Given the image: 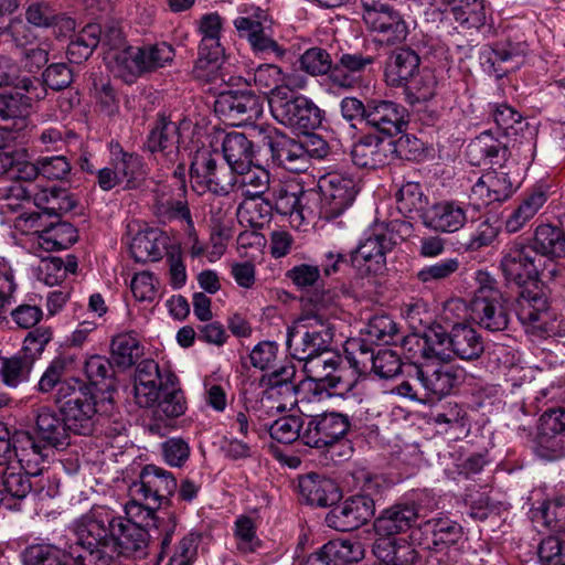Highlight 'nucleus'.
Segmentation results:
<instances>
[{"label":"nucleus","mask_w":565,"mask_h":565,"mask_svg":"<svg viewBox=\"0 0 565 565\" xmlns=\"http://www.w3.org/2000/svg\"><path fill=\"white\" fill-rule=\"evenodd\" d=\"M467 156L472 166L498 167L500 171L483 174L473 185L472 191L486 204L502 202L509 199L515 190L514 182L508 172L503 171L504 163L511 157L507 141L495 138L491 131H483L470 141Z\"/></svg>","instance_id":"1"},{"label":"nucleus","mask_w":565,"mask_h":565,"mask_svg":"<svg viewBox=\"0 0 565 565\" xmlns=\"http://www.w3.org/2000/svg\"><path fill=\"white\" fill-rule=\"evenodd\" d=\"M423 355L449 362L454 356L461 360H476L483 350V341L478 331L468 323H455L450 331L441 324H431L424 331Z\"/></svg>","instance_id":"2"},{"label":"nucleus","mask_w":565,"mask_h":565,"mask_svg":"<svg viewBox=\"0 0 565 565\" xmlns=\"http://www.w3.org/2000/svg\"><path fill=\"white\" fill-rule=\"evenodd\" d=\"M115 518L104 507H93L77 519L74 532L76 548H73V565H106L103 547L111 544V526Z\"/></svg>","instance_id":"3"},{"label":"nucleus","mask_w":565,"mask_h":565,"mask_svg":"<svg viewBox=\"0 0 565 565\" xmlns=\"http://www.w3.org/2000/svg\"><path fill=\"white\" fill-rule=\"evenodd\" d=\"M312 301L317 310L300 316L291 327H288L286 338L289 354L305 363L330 350L334 337L333 327L320 312L319 300Z\"/></svg>","instance_id":"4"},{"label":"nucleus","mask_w":565,"mask_h":565,"mask_svg":"<svg viewBox=\"0 0 565 565\" xmlns=\"http://www.w3.org/2000/svg\"><path fill=\"white\" fill-rule=\"evenodd\" d=\"M82 372L89 386L73 387V434L87 436L93 433L96 414L95 396L90 386H97L111 377V362L102 355H92L83 362Z\"/></svg>","instance_id":"5"},{"label":"nucleus","mask_w":565,"mask_h":565,"mask_svg":"<svg viewBox=\"0 0 565 565\" xmlns=\"http://www.w3.org/2000/svg\"><path fill=\"white\" fill-rule=\"evenodd\" d=\"M273 117L299 134H308L322 122V110L308 97L290 88H281L268 98Z\"/></svg>","instance_id":"6"},{"label":"nucleus","mask_w":565,"mask_h":565,"mask_svg":"<svg viewBox=\"0 0 565 565\" xmlns=\"http://www.w3.org/2000/svg\"><path fill=\"white\" fill-rule=\"evenodd\" d=\"M252 134L257 139L259 147L268 149L273 162L277 166L296 173L308 169V149L301 141L265 125L254 126Z\"/></svg>","instance_id":"7"},{"label":"nucleus","mask_w":565,"mask_h":565,"mask_svg":"<svg viewBox=\"0 0 565 565\" xmlns=\"http://www.w3.org/2000/svg\"><path fill=\"white\" fill-rule=\"evenodd\" d=\"M469 309L470 318L488 331H503L509 326V299L492 285H482L476 290Z\"/></svg>","instance_id":"8"},{"label":"nucleus","mask_w":565,"mask_h":565,"mask_svg":"<svg viewBox=\"0 0 565 565\" xmlns=\"http://www.w3.org/2000/svg\"><path fill=\"white\" fill-rule=\"evenodd\" d=\"M342 364L341 355L328 350L306 361L303 370L307 379L316 384V391H332V394L343 396L354 388L356 381L344 379L348 370Z\"/></svg>","instance_id":"9"},{"label":"nucleus","mask_w":565,"mask_h":565,"mask_svg":"<svg viewBox=\"0 0 565 565\" xmlns=\"http://www.w3.org/2000/svg\"><path fill=\"white\" fill-rule=\"evenodd\" d=\"M351 427L348 415L324 412L309 416L302 430V444L311 448L330 450L341 441Z\"/></svg>","instance_id":"10"},{"label":"nucleus","mask_w":565,"mask_h":565,"mask_svg":"<svg viewBox=\"0 0 565 565\" xmlns=\"http://www.w3.org/2000/svg\"><path fill=\"white\" fill-rule=\"evenodd\" d=\"M321 192L320 215L326 220L340 216L355 200L359 182L351 175L328 173L318 183Z\"/></svg>","instance_id":"11"},{"label":"nucleus","mask_w":565,"mask_h":565,"mask_svg":"<svg viewBox=\"0 0 565 565\" xmlns=\"http://www.w3.org/2000/svg\"><path fill=\"white\" fill-rule=\"evenodd\" d=\"M500 267L508 284L519 288L537 284L541 269V258L533 255L525 243H513L503 252Z\"/></svg>","instance_id":"12"},{"label":"nucleus","mask_w":565,"mask_h":565,"mask_svg":"<svg viewBox=\"0 0 565 565\" xmlns=\"http://www.w3.org/2000/svg\"><path fill=\"white\" fill-rule=\"evenodd\" d=\"M190 175L217 195H226L236 183V173L226 164L218 166L210 151H198L190 167Z\"/></svg>","instance_id":"13"},{"label":"nucleus","mask_w":565,"mask_h":565,"mask_svg":"<svg viewBox=\"0 0 565 565\" xmlns=\"http://www.w3.org/2000/svg\"><path fill=\"white\" fill-rule=\"evenodd\" d=\"M394 245L392 234L373 233L350 253L351 267L360 275L382 273L386 264L385 255Z\"/></svg>","instance_id":"14"},{"label":"nucleus","mask_w":565,"mask_h":565,"mask_svg":"<svg viewBox=\"0 0 565 565\" xmlns=\"http://www.w3.org/2000/svg\"><path fill=\"white\" fill-rule=\"evenodd\" d=\"M419 545L435 553H452L458 556V543L462 540V527L447 518L431 519L419 525Z\"/></svg>","instance_id":"15"},{"label":"nucleus","mask_w":565,"mask_h":565,"mask_svg":"<svg viewBox=\"0 0 565 565\" xmlns=\"http://www.w3.org/2000/svg\"><path fill=\"white\" fill-rule=\"evenodd\" d=\"M215 111L233 125L254 120L263 114L260 98L250 90H228L218 95Z\"/></svg>","instance_id":"16"},{"label":"nucleus","mask_w":565,"mask_h":565,"mask_svg":"<svg viewBox=\"0 0 565 565\" xmlns=\"http://www.w3.org/2000/svg\"><path fill=\"white\" fill-rule=\"evenodd\" d=\"M375 512L374 500L369 495H353L331 509L326 523L337 531L349 532L364 525Z\"/></svg>","instance_id":"17"},{"label":"nucleus","mask_w":565,"mask_h":565,"mask_svg":"<svg viewBox=\"0 0 565 565\" xmlns=\"http://www.w3.org/2000/svg\"><path fill=\"white\" fill-rule=\"evenodd\" d=\"M408 122L407 109L393 100L372 98L367 100L365 125L384 137L404 131Z\"/></svg>","instance_id":"18"},{"label":"nucleus","mask_w":565,"mask_h":565,"mask_svg":"<svg viewBox=\"0 0 565 565\" xmlns=\"http://www.w3.org/2000/svg\"><path fill=\"white\" fill-rule=\"evenodd\" d=\"M177 487V480L171 472L154 465H147L140 472L139 481L130 486V493L134 497L141 495L145 500H152L158 508L163 501L169 500Z\"/></svg>","instance_id":"19"},{"label":"nucleus","mask_w":565,"mask_h":565,"mask_svg":"<svg viewBox=\"0 0 565 565\" xmlns=\"http://www.w3.org/2000/svg\"><path fill=\"white\" fill-rule=\"evenodd\" d=\"M525 54V43L505 40L487 45L481 53V60L489 74L502 78L523 64Z\"/></svg>","instance_id":"20"},{"label":"nucleus","mask_w":565,"mask_h":565,"mask_svg":"<svg viewBox=\"0 0 565 565\" xmlns=\"http://www.w3.org/2000/svg\"><path fill=\"white\" fill-rule=\"evenodd\" d=\"M170 371L161 372L152 359L142 360L137 364L134 375V396L140 407H152L160 397Z\"/></svg>","instance_id":"21"},{"label":"nucleus","mask_w":565,"mask_h":565,"mask_svg":"<svg viewBox=\"0 0 565 565\" xmlns=\"http://www.w3.org/2000/svg\"><path fill=\"white\" fill-rule=\"evenodd\" d=\"M419 518V505L415 502H397L384 509L374 520L375 535L403 534L414 527Z\"/></svg>","instance_id":"22"},{"label":"nucleus","mask_w":565,"mask_h":565,"mask_svg":"<svg viewBox=\"0 0 565 565\" xmlns=\"http://www.w3.org/2000/svg\"><path fill=\"white\" fill-rule=\"evenodd\" d=\"M548 309V297L539 284L520 288L515 297L514 310L522 324L541 328L540 323H545Z\"/></svg>","instance_id":"23"},{"label":"nucleus","mask_w":565,"mask_h":565,"mask_svg":"<svg viewBox=\"0 0 565 565\" xmlns=\"http://www.w3.org/2000/svg\"><path fill=\"white\" fill-rule=\"evenodd\" d=\"M423 224L436 232L455 233L467 222L462 203L457 201H440L428 206L422 214Z\"/></svg>","instance_id":"24"},{"label":"nucleus","mask_w":565,"mask_h":565,"mask_svg":"<svg viewBox=\"0 0 565 565\" xmlns=\"http://www.w3.org/2000/svg\"><path fill=\"white\" fill-rule=\"evenodd\" d=\"M68 363L70 360L65 356L54 358L38 383V391L41 393H50L57 387L54 403L63 414L71 409V383L66 377Z\"/></svg>","instance_id":"25"},{"label":"nucleus","mask_w":565,"mask_h":565,"mask_svg":"<svg viewBox=\"0 0 565 565\" xmlns=\"http://www.w3.org/2000/svg\"><path fill=\"white\" fill-rule=\"evenodd\" d=\"M70 411L66 414L58 411L61 417L47 407L36 411V433L44 445H50L57 450H65L71 445L70 426L67 424Z\"/></svg>","instance_id":"26"},{"label":"nucleus","mask_w":565,"mask_h":565,"mask_svg":"<svg viewBox=\"0 0 565 565\" xmlns=\"http://www.w3.org/2000/svg\"><path fill=\"white\" fill-rule=\"evenodd\" d=\"M111 531V544L118 548L119 554L138 557L146 555L145 548L149 534L136 521L117 518L113 523Z\"/></svg>","instance_id":"27"},{"label":"nucleus","mask_w":565,"mask_h":565,"mask_svg":"<svg viewBox=\"0 0 565 565\" xmlns=\"http://www.w3.org/2000/svg\"><path fill=\"white\" fill-rule=\"evenodd\" d=\"M364 550L360 542L332 540L312 553L305 565H349L361 561Z\"/></svg>","instance_id":"28"},{"label":"nucleus","mask_w":565,"mask_h":565,"mask_svg":"<svg viewBox=\"0 0 565 565\" xmlns=\"http://www.w3.org/2000/svg\"><path fill=\"white\" fill-rule=\"evenodd\" d=\"M526 246L536 257L556 260L565 257V227L547 223L537 225Z\"/></svg>","instance_id":"29"},{"label":"nucleus","mask_w":565,"mask_h":565,"mask_svg":"<svg viewBox=\"0 0 565 565\" xmlns=\"http://www.w3.org/2000/svg\"><path fill=\"white\" fill-rule=\"evenodd\" d=\"M372 552L386 565H416L419 562V555L414 546L398 535H376Z\"/></svg>","instance_id":"30"},{"label":"nucleus","mask_w":565,"mask_h":565,"mask_svg":"<svg viewBox=\"0 0 565 565\" xmlns=\"http://www.w3.org/2000/svg\"><path fill=\"white\" fill-rule=\"evenodd\" d=\"M298 488L301 497L310 505L324 508L333 505L341 499L338 484L330 478L316 472L301 476Z\"/></svg>","instance_id":"31"},{"label":"nucleus","mask_w":565,"mask_h":565,"mask_svg":"<svg viewBox=\"0 0 565 565\" xmlns=\"http://www.w3.org/2000/svg\"><path fill=\"white\" fill-rule=\"evenodd\" d=\"M417 377L428 392L445 396L463 381L465 375L462 370L444 363L417 369Z\"/></svg>","instance_id":"32"},{"label":"nucleus","mask_w":565,"mask_h":565,"mask_svg":"<svg viewBox=\"0 0 565 565\" xmlns=\"http://www.w3.org/2000/svg\"><path fill=\"white\" fill-rule=\"evenodd\" d=\"M419 54L408 46L392 51L385 64V79L392 87H402L420 70Z\"/></svg>","instance_id":"33"},{"label":"nucleus","mask_w":565,"mask_h":565,"mask_svg":"<svg viewBox=\"0 0 565 565\" xmlns=\"http://www.w3.org/2000/svg\"><path fill=\"white\" fill-rule=\"evenodd\" d=\"M180 127L177 122L161 116L150 130L146 148L150 152H162L170 162H175L180 154Z\"/></svg>","instance_id":"34"},{"label":"nucleus","mask_w":565,"mask_h":565,"mask_svg":"<svg viewBox=\"0 0 565 565\" xmlns=\"http://www.w3.org/2000/svg\"><path fill=\"white\" fill-rule=\"evenodd\" d=\"M32 490L31 475L22 472L21 468L0 466V505L7 509L15 508L12 500L24 499Z\"/></svg>","instance_id":"35"},{"label":"nucleus","mask_w":565,"mask_h":565,"mask_svg":"<svg viewBox=\"0 0 565 565\" xmlns=\"http://www.w3.org/2000/svg\"><path fill=\"white\" fill-rule=\"evenodd\" d=\"M234 25L242 35L247 38L255 52L265 55L274 54L277 57L285 55L286 50L267 34L259 20L239 17L234 21Z\"/></svg>","instance_id":"36"},{"label":"nucleus","mask_w":565,"mask_h":565,"mask_svg":"<svg viewBox=\"0 0 565 565\" xmlns=\"http://www.w3.org/2000/svg\"><path fill=\"white\" fill-rule=\"evenodd\" d=\"M31 106V97L21 93H0V127L6 132L25 127V117Z\"/></svg>","instance_id":"37"},{"label":"nucleus","mask_w":565,"mask_h":565,"mask_svg":"<svg viewBox=\"0 0 565 565\" xmlns=\"http://www.w3.org/2000/svg\"><path fill=\"white\" fill-rule=\"evenodd\" d=\"M366 25L375 34V41L385 45L401 44L409 33L406 21L396 10L371 20Z\"/></svg>","instance_id":"38"},{"label":"nucleus","mask_w":565,"mask_h":565,"mask_svg":"<svg viewBox=\"0 0 565 565\" xmlns=\"http://www.w3.org/2000/svg\"><path fill=\"white\" fill-rule=\"evenodd\" d=\"M222 150L227 166L235 173H243L252 163L253 141L242 132L226 134L222 142Z\"/></svg>","instance_id":"39"},{"label":"nucleus","mask_w":565,"mask_h":565,"mask_svg":"<svg viewBox=\"0 0 565 565\" xmlns=\"http://www.w3.org/2000/svg\"><path fill=\"white\" fill-rule=\"evenodd\" d=\"M164 386L160 390V397L156 402L157 406L153 416L157 420L164 418H177L184 414L186 403L183 392L178 386V379L173 373H168Z\"/></svg>","instance_id":"40"},{"label":"nucleus","mask_w":565,"mask_h":565,"mask_svg":"<svg viewBox=\"0 0 565 565\" xmlns=\"http://www.w3.org/2000/svg\"><path fill=\"white\" fill-rule=\"evenodd\" d=\"M444 6L463 30H479L487 22L483 0H448Z\"/></svg>","instance_id":"41"},{"label":"nucleus","mask_w":565,"mask_h":565,"mask_svg":"<svg viewBox=\"0 0 565 565\" xmlns=\"http://www.w3.org/2000/svg\"><path fill=\"white\" fill-rule=\"evenodd\" d=\"M383 137L374 134L361 137L351 150L353 163L365 169H376L384 166L387 156L383 149Z\"/></svg>","instance_id":"42"},{"label":"nucleus","mask_w":565,"mask_h":565,"mask_svg":"<svg viewBox=\"0 0 565 565\" xmlns=\"http://www.w3.org/2000/svg\"><path fill=\"white\" fill-rule=\"evenodd\" d=\"M546 201V193L542 190H535L525 194L507 218V232L518 233L521 231L539 213Z\"/></svg>","instance_id":"43"},{"label":"nucleus","mask_w":565,"mask_h":565,"mask_svg":"<svg viewBox=\"0 0 565 565\" xmlns=\"http://www.w3.org/2000/svg\"><path fill=\"white\" fill-rule=\"evenodd\" d=\"M142 355L143 348L134 333H120L111 339L110 362L115 366L121 370L130 369Z\"/></svg>","instance_id":"44"},{"label":"nucleus","mask_w":565,"mask_h":565,"mask_svg":"<svg viewBox=\"0 0 565 565\" xmlns=\"http://www.w3.org/2000/svg\"><path fill=\"white\" fill-rule=\"evenodd\" d=\"M118 152H113L111 166L117 170L120 181L126 182L127 189H138L146 180L145 164L141 158L122 151L117 145Z\"/></svg>","instance_id":"45"},{"label":"nucleus","mask_w":565,"mask_h":565,"mask_svg":"<svg viewBox=\"0 0 565 565\" xmlns=\"http://www.w3.org/2000/svg\"><path fill=\"white\" fill-rule=\"evenodd\" d=\"M163 242L160 231L148 228L134 236L129 250L137 263L156 262L162 257Z\"/></svg>","instance_id":"46"},{"label":"nucleus","mask_w":565,"mask_h":565,"mask_svg":"<svg viewBox=\"0 0 565 565\" xmlns=\"http://www.w3.org/2000/svg\"><path fill=\"white\" fill-rule=\"evenodd\" d=\"M273 204L269 199L245 198L237 209L241 223H247L253 228H262L270 218Z\"/></svg>","instance_id":"47"},{"label":"nucleus","mask_w":565,"mask_h":565,"mask_svg":"<svg viewBox=\"0 0 565 565\" xmlns=\"http://www.w3.org/2000/svg\"><path fill=\"white\" fill-rule=\"evenodd\" d=\"M437 85L438 81L435 72L430 68L424 67L419 70L404 86L408 100L411 103H416L431 99L436 94Z\"/></svg>","instance_id":"48"},{"label":"nucleus","mask_w":565,"mask_h":565,"mask_svg":"<svg viewBox=\"0 0 565 565\" xmlns=\"http://www.w3.org/2000/svg\"><path fill=\"white\" fill-rule=\"evenodd\" d=\"M68 554L50 544H35L25 548L23 562L25 565H68Z\"/></svg>","instance_id":"49"},{"label":"nucleus","mask_w":565,"mask_h":565,"mask_svg":"<svg viewBox=\"0 0 565 565\" xmlns=\"http://www.w3.org/2000/svg\"><path fill=\"white\" fill-rule=\"evenodd\" d=\"M303 419L297 415H288L276 419L268 428L273 439L281 444H291L298 439L302 441Z\"/></svg>","instance_id":"50"},{"label":"nucleus","mask_w":565,"mask_h":565,"mask_svg":"<svg viewBox=\"0 0 565 565\" xmlns=\"http://www.w3.org/2000/svg\"><path fill=\"white\" fill-rule=\"evenodd\" d=\"M284 79L281 68L274 64H262L254 72L256 87L264 95L270 94L269 97H274L281 88H290L289 83L284 84Z\"/></svg>","instance_id":"51"},{"label":"nucleus","mask_w":565,"mask_h":565,"mask_svg":"<svg viewBox=\"0 0 565 565\" xmlns=\"http://www.w3.org/2000/svg\"><path fill=\"white\" fill-rule=\"evenodd\" d=\"M0 373L3 383L9 387H17L19 384L26 382L33 367L32 359L13 356L0 360Z\"/></svg>","instance_id":"52"},{"label":"nucleus","mask_w":565,"mask_h":565,"mask_svg":"<svg viewBox=\"0 0 565 565\" xmlns=\"http://www.w3.org/2000/svg\"><path fill=\"white\" fill-rule=\"evenodd\" d=\"M113 58V71L125 82L130 83L141 73L143 68L138 56L137 49L128 47L122 51L115 52Z\"/></svg>","instance_id":"53"},{"label":"nucleus","mask_w":565,"mask_h":565,"mask_svg":"<svg viewBox=\"0 0 565 565\" xmlns=\"http://www.w3.org/2000/svg\"><path fill=\"white\" fill-rule=\"evenodd\" d=\"M137 51L145 72L163 67L174 57L173 47L166 42L138 47Z\"/></svg>","instance_id":"54"},{"label":"nucleus","mask_w":565,"mask_h":565,"mask_svg":"<svg viewBox=\"0 0 565 565\" xmlns=\"http://www.w3.org/2000/svg\"><path fill=\"white\" fill-rule=\"evenodd\" d=\"M25 20L36 28L57 26L62 22H68L64 13H58L49 3L43 1L32 2L25 10Z\"/></svg>","instance_id":"55"},{"label":"nucleus","mask_w":565,"mask_h":565,"mask_svg":"<svg viewBox=\"0 0 565 565\" xmlns=\"http://www.w3.org/2000/svg\"><path fill=\"white\" fill-rule=\"evenodd\" d=\"M460 268L458 258H445L440 262L424 266L417 271L416 278L424 285H435L449 279Z\"/></svg>","instance_id":"56"},{"label":"nucleus","mask_w":565,"mask_h":565,"mask_svg":"<svg viewBox=\"0 0 565 565\" xmlns=\"http://www.w3.org/2000/svg\"><path fill=\"white\" fill-rule=\"evenodd\" d=\"M362 333L370 342L391 343L397 333V326L387 315H374L369 318Z\"/></svg>","instance_id":"57"},{"label":"nucleus","mask_w":565,"mask_h":565,"mask_svg":"<svg viewBox=\"0 0 565 565\" xmlns=\"http://www.w3.org/2000/svg\"><path fill=\"white\" fill-rule=\"evenodd\" d=\"M223 57L224 49L220 43V38H202L195 65L196 77H202L203 75L200 71L206 70L210 66L212 71L218 68Z\"/></svg>","instance_id":"58"},{"label":"nucleus","mask_w":565,"mask_h":565,"mask_svg":"<svg viewBox=\"0 0 565 565\" xmlns=\"http://www.w3.org/2000/svg\"><path fill=\"white\" fill-rule=\"evenodd\" d=\"M102 35V26L89 23L73 39V56L77 55L73 63H81L87 60L98 45Z\"/></svg>","instance_id":"59"},{"label":"nucleus","mask_w":565,"mask_h":565,"mask_svg":"<svg viewBox=\"0 0 565 565\" xmlns=\"http://www.w3.org/2000/svg\"><path fill=\"white\" fill-rule=\"evenodd\" d=\"M372 371L381 379H393L402 372L401 356L391 349H380L370 356Z\"/></svg>","instance_id":"60"},{"label":"nucleus","mask_w":565,"mask_h":565,"mask_svg":"<svg viewBox=\"0 0 565 565\" xmlns=\"http://www.w3.org/2000/svg\"><path fill=\"white\" fill-rule=\"evenodd\" d=\"M332 58L322 47H310L299 57L300 70L311 76L326 75L332 66Z\"/></svg>","instance_id":"61"},{"label":"nucleus","mask_w":565,"mask_h":565,"mask_svg":"<svg viewBox=\"0 0 565 565\" xmlns=\"http://www.w3.org/2000/svg\"><path fill=\"white\" fill-rule=\"evenodd\" d=\"M277 213L281 215L298 216L301 215L300 196L298 192L290 190L287 185H278L271 191V199H269Z\"/></svg>","instance_id":"62"},{"label":"nucleus","mask_w":565,"mask_h":565,"mask_svg":"<svg viewBox=\"0 0 565 565\" xmlns=\"http://www.w3.org/2000/svg\"><path fill=\"white\" fill-rule=\"evenodd\" d=\"M10 447L13 448L15 457L21 463L31 451L34 456L43 459V449L45 445L40 440L36 441L35 438L29 431H15L11 438L7 441V449Z\"/></svg>","instance_id":"63"},{"label":"nucleus","mask_w":565,"mask_h":565,"mask_svg":"<svg viewBox=\"0 0 565 565\" xmlns=\"http://www.w3.org/2000/svg\"><path fill=\"white\" fill-rule=\"evenodd\" d=\"M395 196L398 211L405 215L423 209L424 194L418 183L407 182L401 186Z\"/></svg>","instance_id":"64"}]
</instances>
